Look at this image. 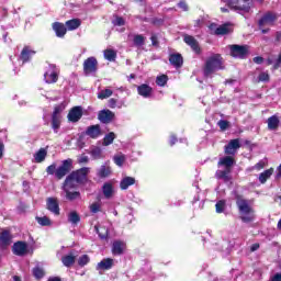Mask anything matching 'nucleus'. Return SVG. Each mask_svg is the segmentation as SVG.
I'll return each mask as SVG.
<instances>
[{
    "mask_svg": "<svg viewBox=\"0 0 281 281\" xmlns=\"http://www.w3.org/2000/svg\"><path fill=\"white\" fill-rule=\"evenodd\" d=\"M89 172H91V169L89 167H83L79 170L72 171L70 177L79 183H87V176Z\"/></svg>",
    "mask_w": 281,
    "mask_h": 281,
    "instance_id": "10",
    "label": "nucleus"
},
{
    "mask_svg": "<svg viewBox=\"0 0 281 281\" xmlns=\"http://www.w3.org/2000/svg\"><path fill=\"white\" fill-rule=\"evenodd\" d=\"M222 3H226L229 10L239 13L251 9V0H222Z\"/></svg>",
    "mask_w": 281,
    "mask_h": 281,
    "instance_id": "4",
    "label": "nucleus"
},
{
    "mask_svg": "<svg viewBox=\"0 0 281 281\" xmlns=\"http://www.w3.org/2000/svg\"><path fill=\"white\" fill-rule=\"evenodd\" d=\"M81 25V22L79 19H72V20H68L66 22V27L67 30H69L70 32L74 30H78Z\"/></svg>",
    "mask_w": 281,
    "mask_h": 281,
    "instance_id": "33",
    "label": "nucleus"
},
{
    "mask_svg": "<svg viewBox=\"0 0 281 281\" xmlns=\"http://www.w3.org/2000/svg\"><path fill=\"white\" fill-rule=\"evenodd\" d=\"M89 162V157L88 156H81L79 158V164H88Z\"/></svg>",
    "mask_w": 281,
    "mask_h": 281,
    "instance_id": "59",
    "label": "nucleus"
},
{
    "mask_svg": "<svg viewBox=\"0 0 281 281\" xmlns=\"http://www.w3.org/2000/svg\"><path fill=\"white\" fill-rule=\"evenodd\" d=\"M94 229L102 240H106V238H109V228H106L105 226L97 225L94 226Z\"/></svg>",
    "mask_w": 281,
    "mask_h": 281,
    "instance_id": "32",
    "label": "nucleus"
},
{
    "mask_svg": "<svg viewBox=\"0 0 281 281\" xmlns=\"http://www.w3.org/2000/svg\"><path fill=\"white\" fill-rule=\"evenodd\" d=\"M46 210L54 214L55 216H60V205L58 204V199L47 198L46 199Z\"/></svg>",
    "mask_w": 281,
    "mask_h": 281,
    "instance_id": "11",
    "label": "nucleus"
},
{
    "mask_svg": "<svg viewBox=\"0 0 281 281\" xmlns=\"http://www.w3.org/2000/svg\"><path fill=\"white\" fill-rule=\"evenodd\" d=\"M126 249V243L122 240H115L112 244V254L113 256H122Z\"/></svg>",
    "mask_w": 281,
    "mask_h": 281,
    "instance_id": "17",
    "label": "nucleus"
},
{
    "mask_svg": "<svg viewBox=\"0 0 281 281\" xmlns=\"http://www.w3.org/2000/svg\"><path fill=\"white\" fill-rule=\"evenodd\" d=\"M32 54H34V52L30 50V48H27V47H24L21 52L20 60L23 63H27V60H30V56H32Z\"/></svg>",
    "mask_w": 281,
    "mask_h": 281,
    "instance_id": "38",
    "label": "nucleus"
},
{
    "mask_svg": "<svg viewBox=\"0 0 281 281\" xmlns=\"http://www.w3.org/2000/svg\"><path fill=\"white\" fill-rule=\"evenodd\" d=\"M220 69H223V58L216 54L207 58L204 66V76L207 78Z\"/></svg>",
    "mask_w": 281,
    "mask_h": 281,
    "instance_id": "3",
    "label": "nucleus"
},
{
    "mask_svg": "<svg viewBox=\"0 0 281 281\" xmlns=\"http://www.w3.org/2000/svg\"><path fill=\"white\" fill-rule=\"evenodd\" d=\"M138 95H142V98H150L153 95V88L146 83H143L137 87Z\"/></svg>",
    "mask_w": 281,
    "mask_h": 281,
    "instance_id": "25",
    "label": "nucleus"
},
{
    "mask_svg": "<svg viewBox=\"0 0 281 281\" xmlns=\"http://www.w3.org/2000/svg\"><path fill=\"white\" fill-rule=\"evenodd\" d=\"M112 25H114V27H123V25H126V21L120 15H113Z\"/></svg>",
    "mask_w": 281,
    "mask_h": 281,
    "instance_id": "39",
    "label": "nucleus"
},
{
    "mask_svg": "<svg viewBox=\"0 0 281 281\" xmlns=\"http://www.w3.org/2000/svg\"><path fill=\"white\" fill-rule=\"evenodd\" d=\"M68 221L71 225H78V223H80V215H78L76 211H72L68 214Z\"/></svg>",
    "mask_w": 281,
    "mask_h": 281,
    "instance_id": "41",
    "label": "nucleus"
},
{
    "mask_svg": "<svg viewBox=\"0 0 281 281\" xmlns=\"http://www.w3.org/2000/svg\"><path fill=\"white\" fill-rule=\"evenodd\" d=\"M217 125L220 126L221 131H227V128H229V123L225 120L218 121Z\"/></svg>",
    "mask_w": 281,
    "mask_h": 281,
    "instance_id": "55",
    "label": "nucleus"
},
{
    "mask_svg": "<svg viewBox=\"0 0 281 281\" xmlns=\"http://www.w3.org/2000/svg\"><path fill=\"white\" fill-rule=\"evenodd\" d=\"M178 7L183 10V12H188V3L181 1L178 3Z\"/></svg>",
    "mask_w": 281,
    "mask_h": 281,
    "instance_id": "58",
    "label": "nucleus"
},
{
    "mask_svg": "<svg viewBox=\"0 0 281 281\" xmlns=\"http://www.w3.org/2000/svg\"><path fill=\"white\" fill-rule=\"evenodd\" d=\"M109 104L111 109H115V104H117V101L115 99H110Z\"/></svg>",
    "mask_w": 281,
    "mask_h": 281,
    "instance_id": "61",
    "label": "nucleus"
},
{
    "mask_svg": "<svg viewBox=\"0 0 281 281\" xmlns=\"http://www.w3.org/2000/svg\"><path fill=\"white\" fill-rule=\"evenodd\" d=\"M67 117H68V122H72V123L80 122V120L82 119V106L72 108L69 111Z\"/></svg>",
    "mask_w": 281,
    "mask_h": 281,
    "instance_id": "13",
    "label": "nucleus"
},
{
    "mask_svg": "<svg viewBox=\"0 0 281 281\" xmlns=\"http://www.w3.org/2000/svg\"><path fill=\"white\" fill-rule=\"evenodd\" d=\"M103 196L106 199H113V194H115V189L111 182H105L102 187Z\"/></svg>",
    "mask_w": 281,
    "mask_h": 281,
    "instance_id": "27",
    "label": "nucleus"
},
{
    "mask_svg": "<svg viewBox=\"0 0 281 281\" xmlns=\"http://www.w3.org/2000/svg\"><path fill=\"white\" fill-rule=\"evenodd\" d=\"M214 34H216V36H225V34H229V24L215 27Z\"/></svg>",
    "mask_w": 281,
    "mask_h": 281,
    "instance_id": "37",
    "label": "nucleus"
},
{
    "mask_svg": "<svg viewBox=\"0 0 281 281\" xmlns=\"http://www.w3.org/2000/svg\"><path fill=\"white\" fill-rule=\"evenodd\" d=\"M265 166H267V162L265 160H260L255 166L248 168V172H251V170L260 171V170H262L265 168Z\"/></svg>",
    "mask_w": 281,
    "mask_h": 281,
    "instance_id": "50",
    "label": "nucleus"
},
{
    "mask_svg": "<svg viewBox=\"0 0 281 281\" xmlns=\"http://www.w3.org/2000/svg\"><path fill=\"white\" fill-rule=\"evenodd\" d=\"M74 165V160L71 158H68L61 162V166H59L55 171L56 179H63L69 172L71 171V166Z\"/></svg>",
    "mask_w": 281,
    "mask_h": 281,
    "instance_id": "7",
    "label": "nucleus"
},
{
    "mask_svg": "<svg viewBox=\"0 0 281 281\" xmlns=\"http://www.w3.org/2000/svg\"><path fill=\"white\" fill-rule=\"evenodd\" d=\"M218 169L215 173V177L217 179H222L223 181H229V175L232 173V168L234 166V158L229 156H225L223 158H220L217 162Z\"/></svg>",
    "mask_w": 281,
    "mask_h": 281,
    "instance_id": "2",
    "label": "nucleus"
},
{
    "mask_svg": "<svg viewBox=\"0 0 281 281\" xmlns=\"http://www.w3.org/2000/svg\"><path fill=\"white\" fill-rule=\"evenodd\" d=\"M58 68L56 65H48L45 74H44V80L47 85H54L55 82H58Z\"/></svg>",
    "mask_w": 281,
    "mask_h": 281,
    "instance_id": "6",
    "label": "nucleus"
},
{
    "mask_svg": "<svg viewBox=\"0 0 281 281\" xmlns=\"http://www.w3.org/2000/svg\"><path fill=\"white\" fill-rule=\"evenodd\" d=\"M113 117H115V114L111 110H102L98 114V120H100L102 124H111Z\"/></svg>",
    "mask_w": 281,
    "mask_h": 281,
    "instance_id": "14",
    "label": "nucleus"
},
{
    "mask_svg": "<svg viewBox=\"0 0 281 281\" xmlns=\"http://www.w3.org/2000/svg\"><path fill=\"white\" fill-rule=\"evenodd\" d=\"M150 41H151V45H154V46L158 45L157 35H151Z\"/></svg>",
    "mask_w": 281,
    "mask_h": 281,
    "instance_id": "62",
    "label": "nucleus"
},
{
    "mask_svg": "<svg viewBox=\"0 0 281 281\" xmlns=\"http://www.w3.org/2000/svg\"><path fill=\"white\" fill-rule=\"evenodd\" d=\"M13 254L15 256H25L27 254V244L25 241H16L13 245Z\"/></svg>",
    "mask_w": 281,
    "mask_h": 281,
    "instance_id": "20",
    "label": "nucleus"
},
{
    "mask_svg": "<svg viewBox=\"0 0 281 281\" xmlns=\"http://www.w3.org/2000/svg\"><path fill=\"white\" fill-rule=\"evenodd\" d=\"M36 221L43 227H47V226L52 225V221L47 216L36 217Z\"/></svg>",
    "mask_w": 281,
    "mask_h": 281,
    "instance_id": "49",
    "label": "nucleus"
},
{
    "mask_svg": "<svg viewBox=\"0 0 281 281\" xmlns=\"http://www.w3.org/2000/svg\"><path fill=\"white\" fill-rule=\"evenodd\" d=\"M66 193V199H68V201H76V199H80V192L78 191H65Z\"/></svg>",
    "mask_w": 281,
    "mask_h": 281,
    "instance_id": "45",
    "label": "nucleus"
},
{
    "mask_svg": "<svg viewBox=\"0 0 281 281\" xmlns=\"http://www.w3.org/2000/svg\"><path fill=\"white\" fill-rule=\"evenodd\" d=\"M169 63L179 69V67H183V56L181 54H171L169 56Z\"/></svg>",
    "mask_w": 281,
    "mask_h": 281,
    "instance_id": "26",
    "label": "nucleus"
},
{
    "mask_svg": "<svg viewBox=\"0 0 281 281\" xmlns=\"http://www.w3.org/2000/svg\"><path fill=\"white\" fill-rule=\"evenodd\" d=\"M114 164L116 166H119L120 168H122V166H124V161H126V156L124 155H116L113 157Z\"/></svg>",
    "mask_w": 281,
    "mask_h": 281,
    "instance_id": "43",
    "label": "nucleus"
},
{
    "mask_svg": "<svg viewBox=\"0 0 281 281\" xmlns=\"http://www.w3.org/2000/svg\"><path fill=\"white\" fill-rule=\"evenodd\" d=\"M131 186H135V178L134 177H125L120 182L121 190H128Z\"/></svg>",
    "mask_w": 281,
    "mask_h": 281,
    "instance_id": "30",
    "label": "nucleus"
},
{
    "mask_svg": "<svg viewBox=\"0 0 281 281\" xmlns=\"http://www.w3.org/2000/svg\"><path fill=\"white\" fill-rule=\"evenodd\" d=\"M279 125H280V119H278V116L272 115L268 119V128L270 131H276V128H278Z\"/></svg>",
    "mask_w": 281,
    "mask_h": 281,
    "instance_id": "35",
    "label": "nucleus"
},
{
    "mask_svg": "<svg viewBox=\"0 0 281 281\" xmlns=\"http://www.w3.org/2000/svg\"><path fill=\"white\" fill-rule=\"evenodd\" d=\"M115 133L110 132L109 134H106L103 138V146H111V144H113V142L115 140Z\"/></svg>",
    "mask_w": 281,
    "mask_h": 281,
    "instance_id": "40",
    "label": "nucleus"
},
{
    "mask_svg": "<svg viewBox=\"0 0 281 281\" xmlns=\"http://www.w3.org/2000/svg\"><path fill=\"white\" fill-rule=\"evenodd\" d=\"M259 82H269V75L267 72H261L258 77Z\"/></svg>",
    "mask_w": 281,
    "mask_h": 281,
    "instance_id": "56",
    "label": "nucleus"
},
{
    "mask_svg": "<svg viewBox=\"0 0 281 281\" xmlns=\"http://www.w3.org/2000/svg\"><path fill=\"white\" fill-rule=\"evenodd\" d=\"M47 175H56V164H53L46 168Z\"/></svg>",
    "mask_w": 281,
    "mask_h": 281,
    "instance_id": "57",
    "label": "nucleus"
},
{
    "mask_svg": "<svg viewBox=\"0 0 281 281\" xmlns=\"http://www.w3.org/2000/svg\"><path fill=\"white\" fill-rule=\"evenodd\" d=\"M60 124H63V116L52 115L50 126L54 133H58L60 130Z\"/></svg>",
    "mask_w": 281,
    "mask_h": 281,
    "instance_id": "29",
    "label": "nucleus"
},
{
    "mask_svg": "<svg viewBox=\"0 0 281 281\" xmlns=\"http://www.w3.org/2000/svg\"><path fill=\"white\" fill-rule=\"evenodd\" d=\"M184 43H187V45H190L191 49L195 54H201V47L199 46V42L192 35H186Z\"/></svg>",
    "mask_w": 281,
    "mask_h": 281,
    "instance_id": "22",
    "label": "nucleus"
},
{
    "mask_svg": "<svg viewBox=\"0 0 281 281\" xmlns=\"http://www.w3.org/2000/svg\"><path fill=\"white\" fill-rule=\"evenodd\" d=\"M47 158V149L40 148L38 151L34 154L35 164H43V161Z\"/></svg>",
    "mask_w": 281,
    "mask_h": 281,
    "instance_id": "31",
    "label": "nucleus"
},
{
    "mask_svg": "<svg viewBox=\"0 0 281 281\" xmlns=\"http://www.w3.org/2000/svg\"><path fill=\"white\" fill-rule=\"evenodd\" d=\"M86 135L91 137V139H98V137L102 135V130L100 128V125H91L87 127Z\"/></svg>",
    "mask_w": 281,
    "mask_h": 281,
    "instance_id": "16",
    "label": "nucleus"
},
{
    "mask_svg": "<svg viewBox=\"0 0 281 281\" xmlns=\"http://www.w3.org/2000/svg\"><path fill=\"white\" fill-rule=\"evenodd\" d=\"M100 210H102V206L100 205V203L94 202L90 205V212L92 214H98V212H100Z\"/></svg>",
    "mask_w": 281,
    "mask_h": 281,
    "instance_id": "53",
    "label": "nucleus"
},
{
    "mask_svg": "<svg viewBox=\"0 0 281 281\" xmlns=\"http://www.w3.org/2000/svg\"><path fill=\"white\" fill-rule=\"evenodd\" d=\"M231 49V56H233V58H245L247 56V54H249V47L244 45H231L229 46Z\"/></svg>",
    "mask_w": 281,
    "mask_h": 281,
    "instance_id": "8",
    "label": "nucleus"
},
{
    "mask_svg": "<svg viewBox=\"0 0 281 281\" xmlns=\"http://www.w3.org/2000/svg\"><path fill=\"white\" fill-rule=\"evenodd\" d=\"M12 245V236H10V232L3 231L0 233V248L5 249V247H10Z\"/></svg>",
    "mask_w": 281,
    "mask_h": 281,
    "instance_id": "19",
    "label": "nucleus"
},
{
    "mask_svg": "<svg viewBox=\"0 0 281 281\" xmlns=\"http://www.w3.org/2000/svg\"><path fill=\"white\" fill-rule=\"evenodd\" d=\"M236 204L243 223H251L254 218H256L254 209L249 205L247 200L243 199L240 195H237Z\"/></svg>",
    "mask_w": 281,
    "mask_h": 281,
    "instance_id": "1",
    "label": "nucleus"
},
{
    "mask_svg": "<svg viewBox=\"0 0 281 281\" xmlns=\"http://www.w3.org/2000/svg\"><path fill=\"white\" fill-rule=\"evenodd\" d=\"M144 43H146V37H144L143 35L134 36V45L136 47H142L144 45Z\"/></svg>",
    "mask_w": 281,
    "mask_h": 281,
    "instance_id": "46",
    "label": "nucleus"
},
{
    "mask_svg": "<svg viewBox=\"0 0 281 281\" xmlns=\"http://www.w3.org/2000/svg\"><path fill=\"white\" fill-rule=\"evenodd\" d=\"M168 82V76L161 75L156 78V85L158 87H166V83Z\"/></svg>",
    "mask_w": 281,
    "mask_h": 281,
    "instance_id": "48",
    "label": "nucleus"
},
{
    "mask_svg": "<svg viewBox=\"0 0 281 281\" xmlns=\"http://www.w3.org/2000/svg\"><path fill=\"white\" fill-rule=\"evenodd\" d=\"M98 177H100V179H106V177H111V167L109 166L108 162H105L104 165H102L98 171H97Z\"/></svg>",
    "mask_w": 281,
    "mask_h": 281,
    "instance_id": "28",
    "label": "nucleus"
},
{
    "mask_svg": "<svg viewBox=\"0 0 281 281\" xmlns=\"http://www.w3.org/2000/svg\"><path fill=\"white\" fill-rule=\"evenodd\" d=\"M67 109V104L65 102L58 104L55 106L53 114L52 115H57V117H63V115H60V113Z\"/></svg>",
    "mask_w": 281,
    "mask_h": 281,
    "instance_id": "42",
    "label": "nucleus"
},
{
    "mask_svg": "<svg viewBox=\"0 0 281 281\" xmlns=\"http://www.w3.org/2000/svg\"><path fill=\"white\" fill-rule=\"evenodd\" d=\"M252 60L256 65H262L265 59L262 57H255Z\"/></svg>",
    "mask_w": 281,
    "mask_h": 281,
    "instance_id": "60",
    "label": "nucleus"
},
{
    "mask_svg": "<svg viewBox=\"0 0 281 281\" xmlns=\"http://www.w3.org/2000/svg\"><path fill=\"white\" fill-rule=\"evenodd\" d=\"M33 276L37 279L41 280V278H43L45 276V270H43V268H34L33 269Z\"/></svg>",
    "mask_w": 281,
    "mask_h": 281,
    "instance_id": "51",
    "label": "nucleus"
},
{
    "mask_svg": "<svg viewBox=\"0 0 281 281\" xmlns=\"http://www.w3.org/2000/svg\"><path fill=\"white\" fill-rule=\"evenodd\" d=\"M276 21H278V15L272 12L266 13L258 22L259 30H261L262 34H267L269 27H271Z\"/></svg>",
    "mask_w": 281,
    "mask_h": 281,
    "instance_id": "5",
    "label": "nucleus"
},
{
    "mask_svg": "<svg viewBox=\"0 0 281 281\" xmlns=\"http://www.w3.org/2000/svg\"><path fill=\"white\" fill-rule=\"evenodd\" d=\"M184 43H187V45H190L191 49L195 54H201V47L199 46V42L192 35H186Z\"/></svg>",
    "mask_w": 281,
    "mask_h": 281,
    "instance_id": "21",
    "label": "nucleus"
},
{
    "mask_svg": "<svg viewBox=\"0 0 281 281\" xmlns=\"http://www.w3.org/2000/svg\"><path fill=\"white\" fill-rule=\"evenodd\" d=\"M239 148H240V139L235 138L229 140V143L225 146L224 153L225 155H236Z\"/></svg>",
    "mask_w": 281,
    "mask_h": 281,
    "instance_id": "12",
    "label": "nucleus"
},
{
    "mask_svg": "<svg viewBox=\"0 0 281 281\" xmlns=\"http://www.w3.org/2000/svg\"><path fill=\"white\" fill-rule=\"evenodd\" d=\"M276 179H281V165L277 169V176Z\"/></svg>",
    "mask_w": 281,
    "mask_h": 281,
    "instance_id": "64",
    "label": "nucleus"
},
{
    "mask_svg": "<svg viewBox=\"0 0 281 281\" xmlns=\"http://www.w3.org/2000/svg\"><path fill=\"white\" fill-rule=\"evenodd\" d=\"M53 30L58 38H64L65 34H67V27L60 22H55L53 24Z\"/></svg>",
    "mask_w": 281,
    "mask_h": 281,
    "instance_id": "24",
    "label": "nucleus"
},
{
    "mask_svg": "<svg viewBox=\"0 0 281 281\" xmlns=\"http://www.w3.org/2000/svg\"><path fill=\"white\" fill-rule=\"evenodd\" d=\"M98 71V59L95 57H89L83 61V74L91 76Z\"/></svg>",
    "mask_w": 281,
    "mask_h": 281,
    "instance_id": "9",
    "label": "nucleus"
},
{
    "mask_svg": "<svg viewBox=\"0 0 281 281\" xmlns=\"http://www.w3.org/2000/svg\"><path fill=\"white\" fill-rule=\"evenodd\" d=\"M76 258H78V251L72 250L61 258V262L64 267H72V265L76 262Z\"/></svg>",
    "mask_w": 281,
    "mask_h": 281,
    "instance_id": "18",
    "label": "nucleus"
},
{
    "mask_svg": "<svg viewBox=\"0 0 281 281\" xmlns=\"http://www.w3.org/2000/svg\"><path fill=\"white\" fill-rule=\"evenodd\" d=\"M111 95H113V90L105 89L98 94V98L99 100H106V98H111Z\"/></svg>",
    "mask_w": 281,
    "mask_h": 281,
    "instance_id": "44",
    "label": "nucleus"
},
{
    "mask_svg": "<svg viewBox=\"0 0 281 281\" xmlns=\"http://www.w3.org/2000/svg\"><path fill=\"white\" fill-rule=\"evenodd\" d=\"M114 262L112 258H105L97 265V271H109V269H113Z\"/></svg>",
    "mask_w": 281,
    "mask_h": 281,
    "instance_id": "23",
    "label": "nucleus"
},
{
    "mask_svg": "<svg viewBox=\"0 0 281 281\" xmlns=\"http://www.w3.org/2000/svg\"><path fill=\"white\" fill-rule=\"evenodd\" d=\"M91 155L94 159H100L102 157V149H100V147H95L92 149Z\"/></svg>",
    "mask_w": 281,
    "mask_h": 281,
    "instance_id": "54",
    "label": "nucleus"
},
{
    "mask_svg": "<svg viewBox=\"0 0 281 281\" xmlns=\"http://www.w3.org/2000/svg\"><path fill=\"white\" fill-rule=\"evenodd\" d=\"M90 261H91V258H89V255H82L78 259V265L79 267H86V265H89Z\"/></svg>",
    "mask_w": 281,
    "mask_h": 281,
    "instance_id": "47",
    "label": "nucleus"
},
{
    "mask_svg": "<svg viewBox=\"0 0 281 281\" xmlns=\"http://www.w3.org/2000/svg\"><path fill=\"white\" fill-rule=\"evenodd\" d=\"M103 56L105 60L113 63L115 61V58H117V53L114 49L108 48L103 52Z\"/></svg>",
    "mask_w": 281,
    "mask_h": 281,
    "instance_id": "34",
    "label": "nucleus"
},
{
    "mask_svg": "<svg viewBox=\"0 0 281 281\" xmlns=\"http://www.w3.org/2000/svg\"><path fill=\"white\" fill-rule=\"evenodd\" d=\"M215 210H216L217 214H223V212H225V200H220L215 204Z\"/></svg>",
    "mask_w": 281,
    "mask_h": 281,
    "instance_id": "52",
    "label": "nucleus"
},
{
    "mask_svg": "<svg viewBox=\"0 0 281 281\" xmlns=\"http://www.w3.org/2000/svg\"><path fill=\"white\" fill-rule=\"evenodd\" d=\"M271 281H281V273H277L272 277Z\"/></svg>",
    "mask_w": 281,
    "mask_h": 281,
    "instance_id": "63",
    "label": "nucleus"
},
{
    "mask_svg": "<svg viewBox=\"0 0 281 281\" xmlns=\"http://www.w3.org/2000/svg\"><path fill=\"white\" fill-rule=\"evenodd\" d=\"M273 175V168H270L268 170H265L259 175V182L260 183H267V180L271 179V176Z\"/></svg>",
    "mask_w": 281,
    "mask_h": 281,
    "instance_id": "36",
    "label": "nucleus"
},
{
    "mask_svg": "<svg viewBox=\"0 0 281 281\" xmlns=\"http://www.w3.org/2000/svg\"><path fill=\"white\" fill-rule=\"evenodd\" d=\"M78 183H80L78 180L68 175L63 184L64 192L76 190V188H78Z\"/></svg>",
    "mask_w": 281,
    "mask_h": 281,
    "instance_id": "15",
    "label": "nucleus"
}]
</instances>
